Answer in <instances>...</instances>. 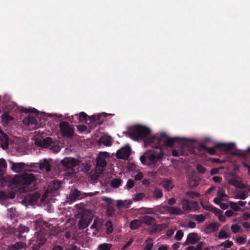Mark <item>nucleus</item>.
I'll use <instances>...</instances> for the list:
<instances>
[{
  "mask_svg": "<svg viewBox=\"0 0 250 250\" xmlns=\"http://www.w3.org/2000/svg\"><path fill=\"white\" fill-rule=\"evenodd\" d=\"M143 178V175L141 172H138L135 176V179L136 180H141Z\"/></svg>",
  "mask_w": 250,
  "mask_h": 250,
  "instance_id": "nucleus-54",
  "label": "nucleus"
},
{
  "mask_svg": "<svg viewBox=\"0 0 250 250\" xmlns=\"http://www.w3.org/2000/svg\"><path fill=\"white\" fill-rule=\"evenodd\" d=\"M199 236L196 233H190L188 235L186 243L187 244H195L199 240Z\"/></svg>",
  "mask_w": 250,
  "mask_h": 250,
  "instance_id": "nucleus-19",
  "label": "nucleus"
},
{
  "mask_svg": "<svg viewBox=\"0 0 250 250\" xmlns=\"http://www.w3.org/2000/svg\"><path fill=\"white\" fill-rule=\"evenodd\" d=\"M243 218L245 220H248L250 219V214L248 213H244L243 215Z\"/></svg>",
  "mask_w": 250,
  "mask_h": 250,
  "instance_id": "nucleus-63",
  "label": "nucleus"
},
{
  "mask_svg": "<svg viewBox=\"0 0 250 250\" xmlns=\"http://www.w3.org/2000/svg\"><path fill=\"white\" fill-rule=\"evenodd\" d=\"M131 204V201L119 200L117 202V206L119 208H122L123 207L128 208Z\"/></svg>",
  "mask_w": 250,
  "mask_h": 250,
  "instance_id": "nucleus-33",
  "label": "nucleus"
},
{
  "mask_svg": "<svg viewBox=\"0 0 250 250\" xmlns=\"http://www.w3.org/2000/svg\"><path fill=\"white\" fill-rule=\"evenodd\" d=\"M35 144L37 146H41L43 147H48L51 146L52 140L49 137H46L44 139L40 135L37 134L35 136Z\"/></svg>",
  "mask_w": 250,
  "mask_h": 250,
  "instance_id": "nucleus-6",
  "label": "nucleus"
},
{
  "mask_svg": "<svg viewBox=\"0 0 250 250\" xmlns=\"http://www.w3.org/2000/svg\"><path fill=\"white\" fill-rule=\"evenodd\" d=\"M40 197V195L37 192L29 194L24 199V204L28 203L30 204H33Z\"/></svg>",
  "mask_w": 250,
  "mask_h": 250,
  "instance_id": "nucleus-13",
  "label": "nucleus"
},
{
  "mask_svg": "<svg viewBox=\"0 0 250 250\" xmlns=\"http://www.w3.org/2000/svg\"><path fill=\"white\" fill-rule=\"evenodd\" d=\"M226 177L228 183L230 185L240 188L244 187V184L242 182L241 178L239 176H237L234 172H227L226 173Z\"/></svg>",
  "mask_w": 250,
  "mask_h": 250,
  "instance_id": "nucleus-4",
  "label": "nucleus"
},
{
  "mask_svg": "<svg viewBox=\"0 0 250 250\" xmlns=\"http://www.w3.org/2000/svg\"><path fill=\"white\" fill-rule=\"evenodd\" d=\"M51 147V149L55 152H58L60 151V147L59 146H52L51 145V146H50Z\"/></svg>",
  "mask_w": 250,
  "mask_h": 250,
  "instance_id": "nucleus-64",
  "label": "nucleus"
},
{
  "mask_svg": "<svg viewBox=\"0 0 250 250\" xmlns=\"http://www.w3.org/2000/svg\"><path fill=\"white\" fill-rule=\"evenodd\" d=\"M194 203H191V204H194ZM182 208L183 211L189 210L191 209L190 203L187 200H183L182 201Z\"/></svg>",
  "mask_w": 250,
  "mask_h": 250,
  "instance_id": "nucleus-32",
  "label": "nucleus"
},
{
  "mask_svg": "<svg viewBox=\"0 0 250 250\" xmlns=\"http://www.w3.org/2000/svg\"><path fill=\"white\" fill-rule=\"evenodd\" d=\"M248 196V192L247 191H241L238 192L235 195V197L237 199H245Z\"/></svg>",
  "mask_w": 250,
  "mask_h": 250,
  "instance_id": "nucleus-36",
  "label": "nucleus"
},
{
  "mask_svg": "<svg viewBox=\"0 0 250 250\" xmlns=\"http://www.w3.org/2000/svg\"><path fill=\"white\" fill-rule=\"evenodd\" d=\"M2 123L3 125H6L8 123L12 121L13 118L8 114H4L1 116Z\"/></svg>",
  "mask_w": 250,
  "mask_h": 250,
  "instance_id": "nucleus-30",
  "label": "nucleus"
},
{
  "mask_svg": "<svg viewBox=\"0 0 250 250\" xmlns=\"http://www.w3.org/2000/svg\"><path fill=\"white\" fill-rule=\"evenodd\" d=\"M132 242H133V239H130L128 242L123 247V250H125V249H126V248H127L128 247H129V246H130L131 245V244L132 243Z\"/></svg>",
  "mask_w": 250,
  "mask_h": 250,
  "instance_id": "nucleus-61",
  "label": "nucleus"
},
{
  "mask_svg": "<svg viewBox=\"0 0 250 250\" xmlns=\"http://www.w3.org/2000/svg\"><path fill=\"white\" fill-rule=\"evenodd\" d=\"M130 131L132 138L134 140H138L150 132L149 128L141 125L132 127Z\"/></svg>",
  "mask_w": 250,
  "mask_h": 250,
  "instance_id": "nucleus-3",
  "label": "nucleus"
},
{
  "mask_svg": "<svg viewBox=\"0 0 250 250\" xmlns=\"http://www.w3.org/2000/svg\"><path fill=\"white\" fill-rule=\"evenodd\" d=\"M218 227L217 224L210 223L204 229V232L206 233H210L217 230Z\"/></svg>",
  "mask_w": 250,
  "mask_h": 250,
  "instance_id": "nucleus-21",
  "label": "nucleus"
},
{
  "mask_svg": "<svg viewBox=\"0 0 250 250\" xmlns=\"http://www.w3.org/2000/svg\"><path fill=\"white\" fill-rule=\"evenodd\" d=\"M40 168L41 169H44L46 171H50V165L46 159L41 161L40 163Z\"/></svg>",
  "mask_w": 250,
  "mask_h": 250,
  "instance_id": "nucleus-24",
  "label": "nucleus"
},
{
  "mask_svg": "<svg viewBox=\"0 0 250 250\" xmlns=\"http://www.w3.org/2000/svg\"><path fill=\"white\" fill-rule=\"evenodd\" d=\"M235 144L233 143H224L220 142V150L222 149L226 152L229 151L235 148Z\"/></svg>",
  "mask_w": 250,
  "mask_h": 250,
  "instance_id": "nucleus-16",
  "label": "nucleus"
},
{
  "mask_svg": "<svg viewBox=\"0 0 250 250\" xmlns=\"http://www.w3.org/2000/svg\"><path fill=\"white\" fill-rule=\"evenodd\" d=\"M23 122L26 125H30L31 124H36L37 122L35 118L33 116H29L25 118L23 120Z\"/></svg>",
  "mask_w": 250,
  "mask_h": 250,
  "instance_id": "nucleus-28",
  "label": "nucleus"
},
{
  "mask_svg": "<svg viewBox=\"0 0 250 250\" xmlns=\"http://www.w3.org/2000/svg\"><path fill=\"white\" fill-rule=\"evenodd\" d=\"M162 186L167 190H170L173 188V184L171 181L165 180L162 183Z\"/></svg>",
  "mask_w": 250,
  "mask_h": 250,
  "instance_id": "nucleus-29",
  "label": "nucleus"
},
{
  "mask_svg": "<svg viewBox=\"0 0 250 250\" xmlns=\"http://www.w3.org/2000/svg\"><path fill=\"white\" fill-rule=\"evenodd\" d=\"M18 230L20 233H23L28 232L29 231V229L25 226L20 225L18 227Z\"/></svg>",
  "mask_w": 250,
  "mask_h": 250,
  "instance_id": "nucleus-46",
  "label": "nucleus"
},
{
  "mask_svg": "<svg viewBox=\"0 0 250 250\" xmlns=\"http://www.w3.org/2000/svg\"><path fill=\"white\" fill-rule=\"evenodd\" d=\"M11 169L15 172H20L23 170L25 167V165L23 163H14L11 161H9Z\"/></svg>",
  "mask_w": 250,
  "mask_h": 250,
  "instance_id": "nucleus-12",
  "label": "nucleus"
},
{
  "mask_svg": "<svg viewBox=\"0 0 250 250\" xmlns=\"http://www.w3.org/2000/svg\"><path fill=\"white\" fill-rule=\"evenodd\" d=\"M94 212L90 209H85L79 214L78 226L80 229L88 226L94 215Z\"/></svg>",
  "mask_w": 250,
  "mask_h": 250,
  "instance_id": "nucleus-2",
  "label": "nucleus"
},
{
  "mask_svg": "<svg viewBox=\"0 0 250 250\" xmlns=\"http://www.w3.org/2000/svg\"><path fill=\"white\" fill-rule=\"evenodd\" d=\"M233 171L232 172L236 174V173L239 170V166L236 164L233 165Z\"/></svg>",
  "mask_w": 250,
  "mask_h": 250,
  "instance_id": "nucleus-62",
  "label": "nucleus"
},
{
  "mask_svg": "<svg viewBox=\"0 0 250 250\" xmlns=\"http://www.w3.org/2000/svg\"><path fill=\"white\" fill-rule=\"evenodd\" d=\"M247 154V151H244L241 150H236L235 151L231 153V155L232 156L240 157L243 158H246Z\"/></svg>",
  "mask_w": 250,
  "mask_h": 250,
  "instance_id": "nucleus-31",
  "label": "nucleus"
},
{
  "mask_svg": "<svg viewBox=\"0 0 250 250\" xmlns=\"http://www.w3.org/2000/svg\"><path fill=\"white\" fill-rule=\"evenodd\" d=\"M103 220L98 217H96L91 226V229H94L96 232L100 231L102 228Z\"/></svg>",
  "mask_w": 250,
  "mask_h": 250,
  "instance_id": "nucleus-14",
  "label": "nucleus"
},
{
  "mask_svg": "<svg viewBox=\"0 0 250 250\" xmlns=\"http://www.w3.org/2000/svg\"><path fill=\"white\" fill-rule=\"evenodd\" d=\"M240 229V226L236 224H233L231 227V229L234 233L238 232L239 231Z\"/></svg>",
  "mask_w": 250,
  "mask_h": 250,
  "instance_id": "nucleus-47",
  "label": "nucleus"
},
{
  "mask_svg": "<svg viewBox=\"0 0 250 250\" xmlns=\"http://www.w3.org/2000/svg\"><path fill=\"white\" fill-rule=\"evenodd\" d=\"M197 170L201 173H204L205 171V168L202 166L198 165L196 167Z\"/></svg>",
  "mask_w": 250,
  "mask_h": 250,
  "instance_id": "nucleus-58",
  "label": "nucleus"
},
{
  "mask_svg": "<svg viewBox=\"0 0 250 250\" xmlns=\"http://www.w3.org/2000/svg\"><path fill=\"white\" fill-rule=\"evenodd\" d=\"M230 208L234 211H238L241 210L240 207L238 206V203L233 202H229Z\"/></svg>",
  "mask_w": 250,
  "mask_h": 250,
  "instance_id": "nucleus-37",
  "label": "nucleus"
},
{
  "mask_svg": "<svg viewBox=\"0 0 250 250\" xmlns=\"http://www.w3.org/2000/svg\"><path fill=\"white\" fill-rule=\"evenodd\" d=\"M60 184L58 181H52V183L50 184L48 187V190L52 191L53 190H56L60 188Z\"/></svg>",
  "mask_w": 250,
  "mask_h": 250,
  "instance_id": "nucleus-25",
  "label": "nucleus"
},
{
  "mask_svg": "<svg viewBox=\"0 0 250 250\" xmlns=\"http://www.w3.org/2000/svg\"><path fill=\"white\" fill-rule=\"evenodd\" d=\"M245 240V239L243 237L240 236L236 238V242L240 244L244 243Z\"/></svg>",
  "mask_w": 250,
  "mask_h": 250,
  "instance_id": "nucleus-56",
  "label": "nucleus"
},
{
  "mask_svg": "<svg viewBox=\"0 0 250 250\" xmlns=\"http://www.w3.org/2000/svg\"><path fill=\"white\" fill-rule=\"evenodd\" d=\"M109 156V154L107 152H101L97 158V165L102 167H106L107 163L105 159Z\"/></svg>",
  "mask_w": 250,
  "mask_h": 250,
  "instance_id": "nucleus-10",
  "label": "nucleus"
},
{
  "mask_svg": "<svg viewBox=\"0 0 250 250\" xmlns=\"http://www.w3.org/2000/svg\"><path fill=\"white\" fill-rule=\"evenodd\" d=\"M233 245V243L232 241H226L224 243L220 244V246H224L225 248H230Z\"/></svg>",
  "mask_w": 250,
  "mask_h": 250,
  "instance_id": "nucleus-44",
  "label": "nucleus"
},
{
  "mask_svg": "<svg viewBox=\"0 0 250 250\" xmlns=\"http://www.w3.org/2000/svg\"><path fill=\"white\" fill-rule=\"evenodd\" d=\"M164 154L163 153L162 149L159 147H155L151 152V154L149 155L148 159L149 164L154 163L159 160L162 159Z\"/></svg>",
  "mask_w": 250,
  "mask_h": 250,
  "instance_id": "nucleus-5",
  "label": "nucleus"
},
{
  "mask_svg": "<svg viewBox=\"0 0 250 250\" xmlns=\"http://www.w3.org/2000/svg\"><path fill=\"white\" fill-rule=\"evenodd\" d=\"M61 163L65 167L71 168L78 165L79 162L75 158L66 157L62 160Z\"/></svg>",
  "mask_w": 250,
  "mask_h": 250,
  "instance_id": "nucleus-9",
  "label": "nucleus"
},
{
  "mask_svg": "<svg viewBox=\"0 0 250 250\" xmlns=\"http://www.w3.org/2000/svg\"><path fill=\"white\" fill-rule=\"evenodd\" d=\"M206 217L203 214L197 215L194 216L195 220L198 223H202L204 222Z\"/></svg>",
  "mask_w": 250,
  "mask_h": 250,
  "instance_id": "nucleus-41",
  "label": "nucleus"
},
{
  "mask_svg": "<svg viewBox=\"0 0 250 250\" xmlns=\"http://www.w3.org/2000/svg\"><path fill=\"white\" fill-rule=\"evenodd\" d=\"M35 178L31 173H25L21 176H16L13 179V184L16 187L25 188L34 183Z\"/></svg>",
  "mask_w": 250,
  "mask_h": 250,
  "instance_id": "nucleus-1",
  "label": "nucleus"
},
{
  "mask_svg": "<svg viewBox=\"0 0 250 250\" xmlns=\"http://www.w3.org/2000/svg\"><path fill=\"white\" fill-rule=\"evenodd\" d=\"M201 204L202 207L205 209L214 213L216 215H218L217 209L215 208L212 207L208 203L201 200Z\"/></svg>",
  "mask_w": 250,
  "mask_h": 250,
  "instance_id": "nucleus-22",
  "label": "nucleus"
},
{
  "mask_svg": "<svg viewBox=\"0 0 250 250\" xmlns=\"http://www.w3.org/2000/svg\"><path fill=\"white\" fill-rule=\"evenodd\" d=\"M172 154L174 157H177L182 155L183 153L182 152H178L177 150L174 149L172 151Z\"/></svg>",
  "mask_w": 250,
  "mask_h": 250,
  "instance_id": "nucleus-55",
  "label": "nucleus"
},
{
  "mask_svg": "<svg viewBox=\"0 0 250 250\" xmlns=\"http://www.w3.org/2000/svg\"><path fill=\"white\" fill-rule=\"evenodd\" d=\"M167 209L171 214L180 215L184 213V211L179 207H167Z\"/></svg>",
  "mask_w": 250,
  "mask_h": 250,
  "instance_id": "nucleus-18",
  "label": "nucleus"
},
{
  "mask_svg": "<svg viewBox=\"0 0 250 250\" xmlns=\"http://www.w3.org/2000/svg\"><path fill=\"white\" fill-rule=\"evenodd\" d=\"M141 218L142 223H145L147 225H150L154 224V220L149 216H145L142 217Z\"/></svg>",
  "mask_w": 250,
  "mask_h": 250,
  "instance_id": "nucleus-26",
  "label": "nucleus"
},
{
  "mask_svg": "<svg viewBox=\"0 0 250 250\" xmlns=\"http://www.w3.org/2000/svg\"><path fill=\"white\" fill-rule=\"evenodd\" d=\"M26 245L23 242H17L15 244L12 245L8 247L7 250H20L21 249H25Z\"/></svg>",
  "mask_w": 250,
  "mask_h": 250,
  "instance_id": "nucleus-17",
  "label": "nucleus"
},
{
  "mask_svg": "<svg viewBox=\"0 0 250 250\" xmlns=\"http://www.w3.org/2000/svg\"><path fill=\"white\" fill-rule=\"evenodd\" d=\"M111 248V245L110 244L104 243L101 244L99 246V250H110Z\"/></svg>",
  "mask_w": 250,
  "mask_h": 250,
  "instance_id": "nucleus-38",
  "label": "nucleus"
},
{
  "mask_svg": "<svg viewBox=\"0 0 250 250\" xmlns=\"http://www.w3.org/2000/svg\"><path fill=\"white\" fill-rule=\"evenodd\" d=\"M186 194L188 198H191L193 199L199 196V194L193 192H187Z\"/></svg>",
  "mask_w": 250,
  "mask_h": 250,
  "instance_id": "nucleus-48",
  "label": "nucleus"
},
{
  "mask_svg": "<svg viewBox=\"0 0 250 250\" xmlns=\"http://www.w3.org/2000/svg\"><path fill=\"white\" fill-rule=\"evenodd\" d=\"M77 247L74 245H71L67 247L65 250H77Z\"/></svg>",
  "mask_w": 250,
  "mask_h": 250,
  "instance_id": "nucleus-59",
  "label": "nucleus"
},
{
  "mask_svg": "<svg viewBox=\"0 0 250 250\" xmlns=\"http://www.w3.org/2000/svg\"><path fill=\"white\" fill-rule=\"evenodd\" d=\"M142 224L141 218L135 219L130 223V228L132 229H135L140 227Z\"/></svg>",
  "mask_w": 250,
  "mask_h": 250,
  "instance_id": "nucleus-27",
  "label": "nucleus"
},
{
  "mask_svg": "<svg viewBox=\"0 0 250 250\" xmlns=\"http://www.w3.org/2000/svg\"><path fill=\"white\" fill-rule=\"evenodd\" d=\"M228 196L224 194L222 190L220 189V208L223 209H226L229 206V202L228 200Z\"/></svg>",
  "mask_w": 250,
  "mask_h": 250,
  "instance_id": "nucleus-11",
  "label": "nucleus"
},
{
  "mask_svg": "<svg viewBox=\"0 0 250 250\" xmlns=\"http://www.w3.org/2000/svg\"><path fill=\"white\" fill-rule=\"evenodd\" d=\"M199 151H207L209 154H211V155H213L215 154V150H214V148H208L205 146H203V145H201L199 147Z\"/></svg>",
  "mask_w": 250,
  "mask_h": 250,
  "instance_id": "nucleus-35",
  "label": "nucleus"
},
{
  "mask_svg": "<svg viewBox=\"0 0 250 250\" xmlns=\"http://www.w3.org/2000/svg\"><path fill=\"white\" fill-rule=\"evenodd\" d=\"M105 226L106 227V233L107 234H111L113 230V225L111 222L110 221H108L106 223Z\"/></svg>",
  "mask_w": 250,
  "mask_h": 250,
  "instance_id": "nucleus-34",
  "label": "nucleus"
},
{
  "mask_svg": "<svg viewBox=\"0 0 250 250\" xmlns=\"http://www.w3.org/2000/svg\"><path fill=\"white\" fill-rule=\"evenodd\" d=\"M234 214V212L231 210H228L225 212V215L227 217H231Z\"/></svg>",
  "mask_w": 250,
  "mask_h": 250,
  "instance_id": "nucleus-60",
  "label": "nucleus"
},
{
  "mask_svg": "<svg viewBox=\"0 0 250 250\" xmlns=\"http://www.w3.org/2000/svg\"><path fill=\"white\" fill-rule=\"evenodd\" d=\"M80 195V192L76 189L71 190L67 198V201L69 203H72L77 199Z\"/></svg>",
  "mask_w": 250,
  "mask_h": 250,
  "instance_id": "nucleus-15",
  "label": "nucleus"
},
{
  "mask_svg": "<svg viewBox=\"0 0 250 250\" xmlns=\"http://www.w3.org/2000/svg\"><path fill=\"white\" fill-rule=\"evenodd\" d=\"M100 142L105 146H109L112 144L111 138L107 135H104L100 139Z\"/></svg>",
  "mask_w": 250,
  "mask_h": 250,
  "instance_id": "nucleus-23",
  "label": "nucleus"
},
{
  "mask_svg": "<svg viewBox=\"0 0 250 250\" xmlns=\"http://www.w3.org/2000/svg\"><path fill=\"white\" fill-rule=\"evenodd\" d=\"M121 184V180L119 179H114L111 183L112 186L114 188H118Z\"/></svg>",
  "mask_w": 250,
  "mask_h": 250,
  "instance_id": "nucleus-45",
  "label": "nucleus"
},
{
  "mask_svg": "<svg viewBox=\"0 0 250 250\" xmlns=\"http://www.w3.org/2000/svg\"><path fill=\"white\" fill-rule=\"evenodd\" d=\"M243 166L248 169V173L250 176V161L245 160L242 162Z\"/></svg>",
  "mask_w": 250,
  "mask_h": 250,
  "instance_id": "nucleus-42",
  "label": "nucleus"
},
{
  "mask_svg": "<svg viewBox=\"0 0 250 250\" xmlns=\"http://www.w3.org/2000/svg\"><path fill=\"white\" fill-rule=\"evenodd\" d=\"M6 168V163L3 159H0V171L2 172Z\"/></svg>",
  "mask_w": 250,
  "mask_h": 250,
  "instance_id": "nucleus-43",
  "label": "nucleus"
},
{
  "mask_svg": "<svg viewBox=\"0 0 250 250\" xmlns=\"http://www.w3.org/2000/svg\"><path fill=\"white\" fill-rule=\"evenodd\" d=\"M134 186V181L132 180H129L127 183H126V186L128 188H132Z\"/></svg>",
  "mask_w": 250,
  "mask_h": 250,
  "instance_id": "nucleus-52",
  "label": "nucleus"
},
{
  "mask_svg": "<svg viewBox=\"0 0 250 250\" xmlns=\"http://www.w3.org/2000/svg\"><path fill=\"white\" fill-rule=\"evenodd\" d=\"M78 119L81 123L85 122L87 121V115L84 112H82L79 115Z\"/></svg>",
  "mask_w": 250,
  "mask_h": 250,
  "instance_id": "nucleus-40",
  "label": "nucleus"
},
{
  "mask_svg": "<svg viewBox=\"0 0 250 250\" xmlns=\"http://www.w3.org/2000/svg\"><path fill=\"white\" fill-rule=\"evenodd\" d=\"M144 197V195L142 193L136 194L134 197V200L136 201L141 200Z\"/></svg>",
  "mask_w": 250,
  "mask_h": 250,
  "instance_id": "nucleus-51",
  "label": "nucleus"
},
{
  "mask_svg": "<svg viewBox=\"0 0 250 250\" xmlns=\"http://www.w3.org/2000/svg\"><path fill=\"white\" fill-rule=\"evenodd\" d=\"M183 236V233L181 230L178 231L175 236V239L179 241L180 240Z\"/></svg>",
  "mask_w": 250,
  "mask_h": 250,
  "instance_id": "nucleus-49",
  "label": "nucleus"
},
{
  "mask_svg": "<svg viewBox=\"0 0 250 250\" xmlns=\"http://www.w3.org/2000/svg\"><path fill=\"white\" fill-rule=\"evenodd\" d=\"M61 133L64 136L71 137L73 135L74 129L70 125L66 122H62L60 125Z\"/></svg>",
  "mask_w": 250,
  "mask_h": 250,
  "instance_id": "nucleus-7",
  "label": "nucleus"
},
{
  "mask_svg": "<svg viewBox=\"0 0 250 250\" xmlns=\"http://www.w3.org/2000/svg\"><path fill=\"white\" fill-rule=\"evenodd\" d=\"M0 146L3 149L8 147V139L7 136L0 130Z\"/></svg>",
  "mask_w": 250,
  "mask_h": 250,
  "instance_id": "nucleus-20",
  "label": "nucleus"
},
{
  "mask_svg": "<svg viewBox=\"0 0 250 250\" xmlns=\"http://www.w3.org/2000/svg\"><path fill=\"white\" fill-rule=\"evenodd\" d=\"M131 148L128 145L123 147L116 153L117 157L119 159H127L131 154Z\"/></svg>",
  "mask_w": 250,
  "mask_h": 250,
  "instance_id": "nucleus-8",
  "label": "nucleus"
},
{
  "mask_svg": "<svg viewBox=\"0 0 250 250\" xmlns=\"http://www.w3.org/2000/svg\"><path fill=\"white\" fill-rule=\"evenodd\" d=\"M23 112L26 113H36L37 112V109L35 108H29V109H25L23 110Z\"/></svg>",
  "mask_w": 250,
  "mask_h": 250,
  "instance_id": "nucleus-57",
  "label": "nucleus"
},
{
  "mask_svg": "<svg viewBox=\"0 0 250 250\" xmlns=\"http://www.w3.org/2000/svg\"><path fill=\"white\" fill-rule=\"evenodd\" d=\"M146 246L143 250H151L153 247V243L150 239H147L146 241Z\"/></svg>",
  "mask_w": 250,
  "mask_h": 250,
  "instance_id": "nucleus-39",
  "label": "nucleus"
},
{
  "mask_svg": "<svg viewBox=\"0 0 250 250\" xmlns=\"http://www.w3.org/2000/svg\"><path fill=\"white\" fill-rule=\"evenodd\" d=\"M154 196L157 198H160L163 196L162 192L158 189H155L154 192Z\"/></svg>",
  "mask_w": 250,
  "mask_h": 250,
  "instance_id": "nucleus-50",
  "label": "nucleus"
},
{
  "mask_svg": "<svg viewBox=\"0 0 250 250\" xmlns=\"http://www.w3.org/2000/svg\"><path fill=\"white\" fill-rule=\"evenodd\" d=\"M77 127L78 130L81 132H82L86 130V126L84 125H78L77 126Z\"/></svg>",
  "mask_w": 250,
  "mask_h": 250,
  "instance_id": "nucleus-53",
  "label": "nucleus"
}]
</instances>
